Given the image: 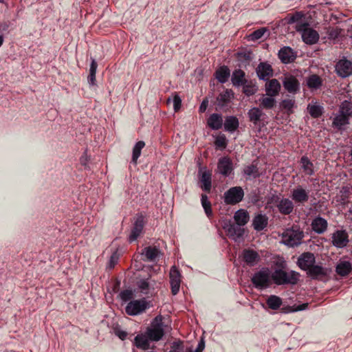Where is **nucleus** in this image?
<instances>
[{
    "instance_id": "nucleus-14",
    "label": "nucleus",
    "mask_w": 352,
    "mask_h": 352,
    "mask_svg": "<svg viewBox=\"0 0 352 352\" xmlns=\"http://www.w3.org/2000/svg\"><path fill=\"white\" fill-rule=\"evenodd\" d=\"M169 277L171 286V293L173 295H176L179 292L180 288L181 274L175 265L170 268Z\"/></svg>"
},
{
    "instance_id": "nucleus-21",
    "label": "nucleus",
    "mask_w": 352,
    "mask_h": 352,
    "mask_svg": "<svg viewBox=\"0 0 352 352\" xmlns=\"http://www.w3.org/2000/svg\"><path fill=\"white\" fill-rule=\"evenodd\" d=\"M231 82L235 87H239L242 85L247 83L248 80L245 78V72L241 69H234L231 75Z\"/></svg>"
},
{
    "instance_id": "nucleus-24",
    "label": "nucleus",
    "mask_w": 352,
    "mask_h": 352,
    "mask_svg": "<svg viewBox=\"0 0 352 352\" xmlns=\"http://www.w3.org/2000/svg\"><path fill=\"white\" fill-rule=\"evenodd\" d=\"M281 86L276 78L270 80L265 84V91L267 96H276L279 94Z\"/></svg>"
},
{
    "instance_id": "nucleus-16",
    "label": "nucleus",
    "mask_w": 352,
    "mask_h": 352,
    "mask_svg": "<svg viewBox=\"0 0 352 352\" xmlns=\"http://www.w3.org/2000/svg\"><path fill=\"white\" fill-rule=\"evenodd\" d=\"M291 198L296 204H303L309 200V191L299 186L293 189Z\"/></svg>"
},
{
    "instance_id": "nucleus-56",
    "label": "nucleus",
    "mask_w": 352,
    "mask_h": 352,
    "mask_svg": "<svg viewBox=\"0 0 352 352\" xmlns=\"http://www.w3.org/2000/svg\"><path fill=\"white\" fill-rule=\"evenodd\" d=\"M118 259H119L118 254L116 252H113L110 257L108 267L110 269L113 268L115 267V265H116V263H118Z\"/></svg>"
},
{
    "instance_id": "nucleus-29",
    "label": "nucleus",
    "mask_w": 352,
    "mask_h": 352,
    "mask_svg": "<svg viewBox=\"0 0 352 352\" xmlns=\"http://www.w3.org/2000/svg\"><path fill=\"white\" fill-rule=\"evenodd\" d=\"M215 78L221 84L226 82L230 76V70L228 66L223 65L218 68L214 73Z\"/></svg>"
},
{
    "instance_id": "nucleus-5",
    "label": "nucleus",
    "mask_w": 352,
    "mask_h": 352,
    "mask_svg": "<svg viewBox=\"0 0 352 352\" xmlns=\"http://www.w3.org/2000/svg\"><path fill=\"white\" fill-rule=\"evenodd\" d=\"M252 283L258 289H264L270 286V272L269 268L263 267L255 272L251 278Z\"/></svg>"
},
{
    "instance_id": "nucleus-15",
    "label": "nucleus",
    "mask_w": 352,
    "mask_h": 352,
    "mask_svg": "<svg viewBox=\"0 0 352 352\" xmlns=\"http://www.w3.org/2000/svg\"><path fill=\"white\" fill-rule=\"evenodd\" d=\"M241 256L243 261L250 267H253L260 261L259 254L252 249H244Z\"/></svg>"
},
{
    "instance_id": "nucleus-49",
    "label": "nucleus",
    "mask_w": 352,
    "mask_h": 352,
    "mask_svg": "<svg viewBox=\"0 0 352 352\" xmlns=\"http://www.w3.org/2000/svg\"><path fill=\"white\" fill-rule=\"evenodd\" d=\"M237 58L241 61H250L252 59V52L248 50H243L237 52Z\"/></svg>"
},
{
    "instance_id": "nucleus-17",
    "label": "nucleus",
    "mask_w": 352,
    "mask_h": 352,
    "mask_svg": "<svg viewBox=\"0 0 352 352\" xmlns=\"http://www.w3.org/2000/svg\"><path fill=\"white\" fill-rule=\"evenodd\" d=\"M256 72L259 79L263 80H268L269 78L273 76L272 67L266 62L260 63Z\"/></svg>"
},
{
    "instance_id": "nucleus-55",
    "label": "nucleus",
    "mask_w": 352,
    "mask_h": 352,
    "mask_svg": "<svg viewBox=\"0 0 352 352\" xmlns=\"http://www.w3.org/2000/svg\"><path fill=\"white\" fill-rule=\"evenodd\" d=\"M120 298L123 301H128L133 298V292L129 289H124L120 293Z\"/></svg>"
},
{
    "instance_id": "nucleus-2",
    "label": "nucleus",
    "mask_w": 352,
    "mask_h": 352,
    "mask_svg": "<svg viewBox=\"0 0 352 352\" xmlns=\"http://www.w3.org/2000/svg\"><path fill=\"white\" fill-rule=\"evenodd\" d=\"M282 243L288 247H295L301 244L304 232L297 227H292L281 234Z\"/></svg>"
},
{
    "instance_id": "nucleus-41",
    "label": "nucleus",
    "mask_w": 352,
    "mask_h": 352,
    "mask_svg": "<svg viewBox=\"0 0 352 352\" xmlns=\"http://www.w3.org/2000/svg\"><path fill=\"white\" fill-rule=\"evenodd\" d=\"M274 97V96L265 97L263 96V97L259 99L260 107L265 109H273L276 104V101Z\"/></svg>"
},
{
    "instance_id": "nucleus-38",
    "label": "nucleus",
    "mask_w": 352,
    "mask_h": 352,
    "mask_svg": "<svg viewBox=\"0 0 352 352\" xmlns=\"http://www.w3.org/2000/svg\"><path fill=\"white\" fill-rule=\"evenodd\" d=\"M243 174L249 178L252 177L254 179L259 177L261 175L257 164H254V162L244 168Z\"/></svg>"
},
{
    "instance_id": "nucleus-35",
    "label": "nucleus",
    "mask_w": 352,
    "mask_h": 352,
    "mask_svg": "<svg viewBox=\"0 0 352 352\" xmlns=\"http://www.w3.org/2000/svg\"><path fill=\"white\" fill-rule=\"evenodd\" d=\"M307 86L311 89H318L322 85V78L317 74H311L307 78Z\"/></svg>"
},
{
    "instance_id": "nucleus-32",
    "label": "nucleus",
    "mask_w": 352,
    "mask_h": 352,
    "mask_svg": "<svg viewBox=\"0 0 352 352\" xmlns=\"http://www.w3.org/2000/svg\"><path fill=\"white\" fill-rule=\"evenodd\" d=\"M149 339L146 334H138L134 338L133 344L138 349L147 350L150 348Z\"/></svg>"
},
{
    "instance_id": "nucleus-64",
    "label": "nucleus",
    "mask_w": 352,
    "mask_h": 352,
    "mask_svg": "<svg viewBox=\"0 0 352 352\" xmlns=\"http://www.w3.org/2000/svg\"><path fill=\"white\" fill-rule=\"evenodd\" d=\"M80 163L85 167L87 166V157L85 155H83L80 157Z\"/></svg>"
},
{
    "instance_id": "nucleus-31",
    "label": "nucleus",
    "mask_w": 352,
    "mask_h": 352,
    "mask_svg": "<svg viewBox=\"0 0 352 352\" xmlns=\"http://www.w3.org/2000/svg\"><path fill=\"white\" fill-rule=\"evenodd\" d=\"M207 124L212 130H219L222 127L223 119L221 114L212 113L208 119Z\"/></svg>"
},
{
    "instance_id": "nucleus-40",
    "label": "nucleus",
    "mask_w": 352,
    "mask_h": 352,
    "mask_svg": "<svg viewBox=\"0 0 352 352\" xmlns=\"http://www.w3.org/2000/svg\"><path fill=\"white\" fill-rule=\"evenodd\" d=\"M300 164L306 175L311 176L314 174V164L307 156H302L301 157Z\"/></svg>"
},
{
    "instance_id": "nucleus-4",
    "label": "nucleus",
    "mask_w": 352,
    "mask_h": 352,
    "mask_svg": "<svg viewBox=\"0 0 352 352\" xmlns=\"http://www.w3.org/2000/svg\"><path fill=\"white\" fill-rule=\"evenodd\" d=\"M296 30L301 34L302 41L308 45L316 43L319 40L318 32L309 27L308 23H298Z\"/></svg>"
},
{
    "instance_id": "nucleus-8",
    "label": "nucleus",
    "mask_w": 352,
    "mask_h": 352,
    "mask_svg": "<svg viewBox=\"0 0 352 352\" xmlns=\"http://www.w3.org/2000/svg\"><path fill=\"white\" fill-rule=\"evenodd\" d=\"M283 86L287 92L292 94H297L300 89V82L293 75H287L283 78Z\"/></svg>"
},
{
    "instance_id": "nucleus-23",
    "label": "nucleus",
    "mask_w": 352,
    "mask_h": 352,
    "mask_svg": "<svg viewBox=\"0 0 352 352\" xmlns=\"http://www.w3.org/2000/svg\"><path fill=\"white\" fill-rule=\"evenodd\" d=\"M311 228L317 234L324 233L328 226L327 220L320 216L316 217L311 222Z\"/></svg>"
},
{
    "instance_id": "nucleus-27",
    "label": "nucleus",
    "mask_w": 352,
    "mask_h": 352,
    "mask_svg": "<svg viewBox=\"0 0 352 352\" xmlns=\"http://www.w3.org/2000/svg\"><path fill=\"white\" fill-rule=\"evenodd\" d=\"M349 124V118L338 112L333 120L332 126L338 131H343L344 130V126Z\"/></svg>"
},
{
    "instance_id": "nucleus-43",
    "label": "nucleus",
    "mask_w": 352,
    "mask_h": 352,
    "mask_svg": "<svg viewBox=\"0 0 352 352\" xmlns=\"http://www.w3.org/2000/svg\"><path fill=\"white\" fill-rule=\"evenodd\" d=\"M145 143L144 141H139L138 142L133 148V153H132V160L131 162L134 164H137V160L138 157L141 155V151L144 147Z\"/></svg>"
},
{
    "instance_id": "nucleus-19",
    "label": "nucleus",
    "mask_w": 352,
    "mask_h": 352,
    "mask_svg": "<svg viewBox=\"0 0 352 352\" xmlns=\"http://www.w3.org/2000/svg\"><path fill=\"white\" fill-rule=\"evenodd\" d=\"M278 56L281 62L285 64L294 62L296 58V55L294 52L293 50L289 47H282L279 50Z\"/></svg>"
},
{
    "instance_id": "nucleus-11",
    "label": "nucleus",
    "mask_w": 352,
    "mask_h": 352,
    "mask_svg": "<svg viewBox=\"0 0 352 352\" xmlns=\"http://www.w3.org/2000/svg\"><path fill=\"white\" fill-rule=\"evenodd\" d=\"M316 263V257L311 252H307L301 254L297 260L298 266L303 271H307Z\"/></svg>"
},
{
    "instance_id": "nucleus-58",
    "label": "nucleus",
    "mask_w": 352,
    "mask_h": 352,
    "mask_svg": "<svg viewBox=\"0 0 352 352\" xmlns=\"http://www.w3.org/2000/svg\"><path fill=\"white\" fill-rule=\"evenodd\" d=\"M208 98L204 99L203 101L201 102L200 106H199V111L200 113L205 112L206 109H207V107H208Z\"/></svg>"
},
{
    "instance_id": "nucleus-18",
    "label": "nucleus",
    "mask_w": 352,
    "mask_h": 352,
    "mask_svg": "<svg viewBox=\"0 0 352 352\" xmlns=\"http://www.w3.org/2000/svg\"><path fill=\"white\" fill-rule=\"evenodd\" d=\"M217 169L220 174L224 177H228L233 170L232 162L230 158L224 157L219 160Z\"/></svg>"
},
{
    "instance_id": "nucleus-45",
    "label": "nucleus",
    "mask_w": 352,
    "mask_h": 352,
    "mask_svg": "<svg viewBox=\"0 0 352 352\" xmlns=\"http://www.w3.org/2000/svg\"><path fill=\"white\" fill-rule=\"evenodd\" d=\"M201 205L204 209L206 215L210 217L212 214L211 208V204L208 200V197L206 195L202 194L201 198Z\"/></svg>"
},
{
    "instance_id": "nucleus-62",
    "label": "nucleus",
    "mask_w": 352,
    "mask_h": 352,
    "mask_svg": "<svg viewBox=\"0 0 352 352\" xmlns=\"http://www.w3.org/2000/svg\"><path fill=\"white\" fill-rule=\"evenodd\" d=\"M328 34L330 38H335L338 37V36L339 34V32L338 31V30H335V29L332 28L328 31Z\"/></svg>"
},
{
    "instance_id": "nucleus-26",
    "label": "nucleus",
    "mask_w": 352,
    "mask_h": 352,
    "mask_svg": "<svg viewBox=\"0 0 352 352\" xmlns=\"http://www.w3.org/2000/svg\"><path fill=\"white\" fill-rule=\"evenodd\" d=\"M268 223V218L265 214H258L256 215L252 221V226L254 229L256 231H261L264 230Z\"/></svg>"
},
{
    "instance_id": "nucleus-3",
    "label": "nucleus",
    "mask_w": 352,
    "mask_h": 352,
    "mask_svg": "<svg viewBox=\"0 0 352 352\" xmlns=\"http://www.w3.org/2000/svg\"><path fill=\"white\" fill-rule=\"evenodd\" d=\"M153 307L152 302L145 298L131 300L125 307L126 314L131 316L140 315Z\"/></svg>"
},
{
    "instance_id": "nucleus-7",
    "label": "nucleus",
    "mask_w": 352,
    "mask_h": 352,
    "mask_svg": "<svg viewBox=\"0 0 352 352\" xmlns=\"http://www.w3.org/2000/svg\"><path fill=\"white\" fill-rule=\"evenodd\" d=\"M306 272L307 276L312 280H323L330 275L331 269L314 264Z\"/></svg>"
},
{
    "instance_id": "nucleus-47",
    "label": "nucleus",
    "mask_w": 352,
    "mask_h": 352,
    "mask_svg": "<svg viewBox=\"0 0 352 352\" xmlns=\"http://www.w3.org/2000/svg\"><path fill=\"white\" fill-rule=\"evenodd\" d=\"M309 113L311 117L318 118L322 114V108L318 105H309Z\"/></svg>"
},
{
    "instance_id": "nucleus-48",
    "label": "nucleus",
    "mask_w": 352,
    "mask_h": 352,
    "mask_svg": "<svg viewBox=\"0 0 352 352\" xmlns=\"http://www.w3.org/2000/svg\"><path fill=\"white\" fill-rule=\"evenodd\" d=\"M216 148L223 150L227 146V139L224 134L218 135L214 141Z\"/></svg>"
},
{
    "instance_id": "nucleus-20",
    "label": "nucleus",
    "mask_w": 352,
    "mask_h": 352,
    "mask_svg": "<svg viewBox=\"0 0 352 352\" xmlns=\"http://www.w3.org/2000/svg\"><path fill=\"white\" fill-rule=\"evenodd\" d=\"M225 229H226L229 237L235 241L241 239L244 234V229L237 224L230 223Z\"/></svg>"
},
{
    "instance_id": "nucleus-10",
    "label": "nucleus",
    "mask_w": 352,
    "mask_h": 352,
    "mask_svg": "<svg viewBox=\"0 0 352 352\" xmlns=\"http://www.w3.org/2000/svg\"><path fill=\"white\" fill-rule=\"evenodd\" d=\"M144 223V217L142 214H138L133 224L131 234L129 236V242L131 243L135 241L140 236L142 232Z\"/></svg>"
},
{
    "instance_id": "nucleus-9",
    "label": "nucleus",
    "mask_w": 352,
    "mask_h": 352,
    "mask_svg": "<svg viewBox=\"0 0 352 352\" xmlns=\"http://www.w3.org/2000/svg\"><path fill=\"white\" fill-rule=\"evenodd\" d=\"M332 245L337 248H343L349 243V235L345 230H338L332 234Z\"/></svg>"
},
{
    "instance_id": "nucleus-50",
    "label": "nucleus",
    "mask_w": 352,
    "mask_h": 352,
    "mask_svg": "<svg viewBox=\"0 0 352 352\" xmlns=\"http://www.w3.org/2000/svg\"><path fill=\"white\" fill-rule=\"evenodd\" d=\"M267 29L265 28H262L254 31L250 35V39L252 41H256L262 38L264 35V33L266 32Z\"/></svg>"
},
{
    "instance_id": "nucleus-57",
    "label": "nucleus",
    "mask_w": 352,
    "mask_h": 352,
    "mask_svg": "<svg viewBox=\"0 0 352 352\" xmlns=\"http://www.w3.org/2000/svg\"><path fill=\"white\" fill-rule=\"evenodd\" d=\"M181 106H182V99L177 94H175L173 97L174 111L175 112L178 111L180 109Z\"/></svg>"
},
{
    "instance_id": "nucleus-39",
    "label": "nucleus",
    "mask_w": 352,
    "mask_h": 352,
    "mask_svg": "<svg viewBox=\"0 0 352 352\" xmlns=\"http://www.w3.org/2000/svg\"><path fill=\"white\" fill-rule=\"evenodd\" d=\"M351 271V265L348 261H343L338 263L336 267V273L341 276H345L348 275Z\"/></svg>"
},
{
    "instance_id": "nucleus-1",
    "label": "nucleus",
    "mask_w": 352,
    "mask_h": 352,
    "mask_svg": "<svg viewBox=\"0 0 352 352\" xmlns=\"http://www.w3.org/2000/svg\"><path fill=\"white\" fill-rule=\"evenodd\" d=\"M300 276V274L294 270L286 272L282 269H276L272 274L271 277L274 283L277 285H294L298 283Z\"/></svg>"
},
{
    "instance_id": "nucleus-63",
    "label": "nucleus",
    "mask_w": 352,
    "mask_h": 352,
    "mask_svg": "<svg viewBox=\"0 0 352 352\" xmlns=\"http://www.w3.org/2000/svg\"><path fill=\"white\" fill-rule=\"evenodd\" d=\"M96 74H89L88 76V82L91 85H96Z\"/></svg>"
},
{
    "instance_id": "nucleus-44",
    "label": "nucleus",
    "mask_w": 352,
    "mask_h": 352,
    "mask_svg": "<svg viewBox=\"0 0 352 352\" xmlns=\"http://www.w3.org/2000/svg\"><path fill=\"white\" fill-rule=\"evenodd\" d=\"M234 93L231 89H226L225 91L221 93L217 97L219 104L223 105L228 102L233 97Z\"/></svg>"
},
{
    "instance_id": "nucleus-60",
    "label": "nucleus",
    "mask_w": 352,
    "mask_h": 352,
    "mask_svg": "<svg viewBox=\"0 0 352 352\" xmlns=\"http://www.w3.org/2000/svg\"><path fill=\"white\" fill-rule=\"evenodd\" d=\"M10 27V22L0 23V32L3 33L8 32Z\"/></svg>"
},
{
    "instance_id": "nucleus-36",
    "label": "nucleus",
    "mask_w": 352,
    "mask_h": 352,
    "mask_svg": "<svg viewBox=\"0 0 352 352\" xmlns=\"http://www.w3.org/2000/svg\"><path fill=\"white\" fill-rule=\"evenodd\" d=\"M266 304L268 308L276 311L280 309L283 304V300L280 297L276 295H270L266 300Z\"/></svg>"
},
{
    "instance_id": "nucleus-28",
    "label": "nucleus",
    "mask_w": 352,
    "mask_h": 352,
    "mask_svg": "<svg viewBox=\"0 0 352 352\" xmlns=\"http://www.w3.org/2000/svg\"><path fill=\"white\" fill-rule=\"evenodd\" d=\"M200 182L201 188L204 191L210 192L212 187V174L209 170H204L201 173Z\"/></svg>"
},
{
    "instance_id": "nucleus-6",
    "label": "nucleus",
    "mask_w": 352,
    "mask_h": 352,
    "mask_svg": "<svg viewBox=\"0 0 352 352\" xmlns=\"http://www.w3.org/2000/svg\"><path fill=\"white\" fill-rule=\"evenodd\" d=\"M244 197L243 189L241 186L231 187L223 194V201L226 205H235L241 202Z\"/></svg>"
},
{
    "instance_id": "nucleus-51",
    "label": "nucleus",
    "mask_w": 352,
    "mask_h": 352,
    "mask_svg": "<svg viewBox=\"0 0 352 352\" xmlns=\"http://www.w3.org/2000/svg\"><path fill=\"white\" fill-rule=\"evenodd\" d=\"M294 106V100L290 99H285L280 103V107L287 111H291Z\"/></svg>"
},
{
    "instance_id": "nucleus-59",
    "label": "nucleus",
    "mask_w": 352,
    "mask_h": 352,
    "mask_svg": "<svg viewBox=\"0 0 352 352\" xmlns=\"http://www.w3.org/2000/svg\"><path fill=\"white\" fill-rule=\"evenodd\" d=\"M97 67H98V64H97L96 60L94 58H91V63L90 68H89V74H96Z\"/></svg>"
},
{
    "instance_id": "nucleus-33",
    "label": "nucleus",
    "mask_w": 352,
    "mask_h": 352,
    "mask_svg": "<svg viewBox=\"0 0 352 352\" xmlns=\"http://www.w3.org/2000/svg\"><path fill=\"white\" fill-rule=\"evenodd\" d=\"M234 219L236 224L243 226L248 222L250 216L245 210L240 209L234 213Z\"/></svg>"
},
{
    "instance_id": "nucleus-61",
    "label": "nucleus",
    "mask_w": 352,
    "mask_h": 352,
    "mask_svg": "<svg viewBox=\"0 0 352 352\" xmlns=\"http://www.w3.org/2000/svg\"><path fill=\"white\" fill-rule=\"evenodd\" d=\"M205 348V342L203 338L199 342L197 349H195L196 352H202Z\"/></svg>"
},
{
    "instance_id": "nucleus-46",
    "label": "nucleus",
    "mask_w": 352,
    "mask_h": 352,
    "mask_svg": "<svg viewBox=\"0 0 352 352\" xmlns=\"http://www.w3.org/2000/svg\"><path fill=\"white\" fill-rule=\"evenodd\" d=\"M243 93L247 96H253L257 91V88L252 85V82H248L242 85Z\"/></svg>"
},
{
    "instance_id": "nucleus-53",
    "label": "nucleus",
    "mask_w": 352,
    "mask_h": 352,
    "mask_svg": "<svg viewBox=\"0 0 352 352\" xmlns=\"http://www.w3.org/2000/svg\"><path fill=\"white\" fill-rule=\"evenodd\" d=\"M113 332L122 340H124L128 335L126 331L120 329L118 326L113 327Z\"/></svg>"
},
{
    "instance_id": "nucleus-42",
    "label": "nucleus",
    "mask_w": 352,
    "mask_h": 352,
    "mask_svg": "<svg viewBox=\"0 0 352 352\" xmlns=\"http://www.w3.org/2000/svg\"><path fill=\"white\" fill-rule=\"evenodd\" d=\"M338 113L350 119L352 117V102L346 100H344L339 107Z\"/></svg>"
},
{
    "instance_id": "nucleus-54",
    "label": "nucleus",
    "mask_w": 352,
    "mask_h": 352,
    "mask_svg": "<svg viewBox=\"0 0 352 352\" xmlns=\"http://www.w3.org/2000/svg\"><path fill=\"white\" fill-rule=\"evenodd\" d=\"M308 303H302L299 305H294L289 307V311H284L285 313H291L296 312L299 311H302L306 309L308 307Z\"/></svg>"
},
{
    "instance_id": "nucleus-13",
    "label": "nucleus",
    "mask_w": 352,
    "mask_h": 352,
    "mask_svg": "<svg viewBox=\"0 0 352 352\" xmlns=\"http://www.w3.org/2000/svg\"><path fill=\"white\" fill-rule=\"evenodd\" d=\"M335 67L337 74L341 78H346L352 74V63L346 58L340 60Z\"/></svg>"
},
{
    "instance_id": "nucleus-34",
    "label": "nucleus",
    "mask_w": 352,
    "mask_h": 352,
    "mask_svg": "<svg viewBox=\"0 0 352 352\" xmlns=\"http://www.w3.org/2000/svg\"><path fill=\"white\" fill-rule=\"evenodd\" d=\"M239 125V120L236 117L230 116L226 118L224 122V129L228 132L235 131Z\"/></svg>"
},
{
    "instance_id": "nucleus-30",
    "label": "nucleus",
    "mask_w": 352,
    "mask_h": 352,
    "mask_svg": "<svg viewBox=\"0 0 352 352\" xmlns=\"http://www.w3.org/2000/svg\"><path fill=\"white\" fill-rule=\"evenodd\" d=\"M248 116L250 121L256 126L262 120V117L265 116V113L260 108L252 107L248 111Z\"/></svg>"
},
{
    "instance_id": "nucleus-25",
    "label": "nucleus",
    "mask_w": 352,
    "mask_h": 352,
    "mask_svg": "<svg viewBox=\"0 0 352 352\" xmlns=\"http://www.w3.org/2000/svg\"><path fill=\"white\" fill-rule=\"evenodd\" d=\"M294 204L292 200L288 198H283L277 204L278 211L282 214L288 215L294 210Z\"/></svg>"
},
{
    "instance_id": "nucleus-22",
    "label": "nucleus",
    "mask_w": 352,
    "mask_h": 352,
    "mask_svg": "<svg viewBox=\"0 0 352 352\" xmlns=\"http://www.w3.org/2000/svg\"><path fill=\"white\" fill-rule=\"evenodd\" d=\"M152 282L154 281L151 280V276L146 278H140L136 282V286L138 291L144 295H148L151 289H154L152 286Z\"/></svg>"
},
{
    "instance_id": "nucleus-12",
    "label": "nucleus",
    "mask_w": 352,
    "mask_h": 352,
    "mask_svg": "<svg viewBox=\"0 0 352 352\" xmlns=\"http://www.w3.org/2000/svg\"><path fill=\"white\" fill-rule=\"evenodd\" d=\"M146 334L151 341L157 342L160 340L164 335L162 323L152 322L151 327L146 329Z\"/></svg>"
},
{
    "instance_id": "nucleus-52",
    "label": "nucleus",
    "mask_w": 352,
    "mask_h": 352,
    "mask_svg": "<svg viewBox=\"0 0 352 352\" xmlns=\"http://www.w3.org/2000/svg\"><path fill=\"white\" fill-rule=\"evenodd\" d=\"M302 16L303 14L301 12H297L289 18L287 23L289 24H292L294 23H296V24L298 23H302V21H300Z\"/></svg>"
},
{
    "instance_id": "nucleus-37",
    "label": "nucleus",
    "mask_w": 352,
    "mask_h": 352,
    "mask_svg": "<svg viewBox=\"0 0 352 352\" xmlns=\"http://www.w3.org/2000/svg\"><path fill=\"white\" fill-rule=\"evenodd\" d=\"M160 251L156 246H148L146 247L142 252L148 261H153L159 256Z\"/></svg>"
}]
</instances>
